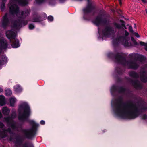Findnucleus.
I'll return each instance as SVG.
<instances>
[{
	"instance_id": "obj_1",
	"label": "nucleus",
	"mask_w": 147,
	"mask_h": 147,
	"mask_svg": "<svg viewBox=\"0 0 147 147\" xmlns=\"http://www.w3.org/2000/svg\"><path fill=\"white\" fill-rule=\"evenodd\" d=\"M112 106L115 114L123 119H132L137 117L140 111H147V105L143 106L140 110L131 102L124 103L121 99L112 100Z\"/></svg>"
},
{
	"instance_id": "obj_2",
	"label": "nucleus",
	"mask_w": 147,
	"mask_h": 147,
	"mask_svg": "<svg viewBox=\"0 0 147 147\" xmlns=\"http://www.w3.org/2000/svg\"><path fill=\"white\" fill-rule=\"evenodd\" d=\"M28 3L26 0H10L8 4V7L10 9V12L12 15L16 17L18 21L14 22L13 28L15 29H18L22 26L26 25L28 22L27 20L23 21L28 15L30 12V9H27L23 11H20L18 7L16 4H18L23 6L25 5Z\"/></svg>"
},
{
	"instance_id": "obj_3",
	"label": "nucleus",
	"mask_w": 147,
	"mask_h": 147,
	"mask_svg": "<svg viewBox=\"0 0 147 147\" xmlns=\"http://www.w3.org/2000/svg\"><path fill=\"white\" fill-rule=\"evenodd\" d=\"M19 120L24 121L26 120L30 113V108L28 104L25 102H23L19 106Z\"/></svg>"
},
{
	"instance_id": "obj_4",
	"label": "nucleus",
	"mask_w": 147,
	"mask_h": 147,
	"mask_svg": "<svg viewBox=\"0 0 147 147\" xmlns=\"http://www.w3.org/2000/svg\"><path fill=\"white\" fill-rule=\"evenodd\" d=\"M128 32L126 30L119 32L117 40L121 42L125 46H131V44L128 42V40L130 39L128 37Z\"/></svg>"
},
{
	"instance_id": "obj_5",
	"label": "nucleus",
	"mask_w": 147,
	"mask_h": 147,
	"mask_svg": "<svg viewBox=\"0 0 147 147\" xmlns=\"http://www.w3.org/2000/svg\"><path fill=\"white\" fill-rule=\"evenodd\" d=\"M16 33L11 30H8L6 32V36L8 39H10L11 42L12 43L11 45L14 48H18L20 45L19 41L16 38Z\"/></svg>"
},
{
	"instance_id": "obj_6",
	"label": "nucleus",
	"mask_w": 147,
	"mask_h": 147,
	"mask_svg": "<svg viewBox=\"0 0 147 147\" xmlns=\"http://www.w3.org/2000/svg\"><path fill=\"white\" fill-rule=\"evenodd\" d=\"M30 123L32 125V128L30 129L23 130L24 136L28 138H31L33 136L36 131V127L39 126L38 124H36L33 120L30 121Z\"/></svg>"
},
{
	"instance_id": "obj_7",
	"label": "nucleus",
	"mask_w": 147,
	"mask_h": 147,
	"mask_svg": "<svg viewBox=\"0 0 147 147\" xmlns=\"http://www.w3.org/2000/svg\"><path fill=\"white\" fill-rule=\"evenodd\" d=\"M98 32L100 35L99 38H102V40L105 38L109 37L113 35L114 33V30L109 26L106 27L103 30L101 31L100 29L98 28Z\"/></svg>"
},
{
	"instance_id": "obj_8",
	"label": "nucleus",
	"mask_w": 147,
	"mask_h": 147,
	"mask_svg": "<svg viewBox=\"0 0 147 147\" xmlns=\"http://www.w3.org/2000/svg\"><path fill=\"white\" fill-rule=\"evenodd\" d=\"M107 22V20L104 15L103 11L100 12L97 17L92 21L93 23L97 26L106 24Z\"/></svg>"
},
{
	"instance_id": "obj_9",
	"label": "nucleus",
	"mask_w": 147,
	"mask_h": 147,
	"mask_svg": "<svg viewBox=\"0 0 147 147\" xmlns=\"http://www.w3.org/2000/svg\"><path fill=\"white\" fill-rule=\"evenodd\" d=\"M11 18L10 15L6 13L3 16L0 26L3 27H5L7 26L11 21Z\"/></svg>"
},
{
	"instance_id": "obj_10",
	"label": "nucleus",
	"mask_w": 147,
	"mask_h": 147,
	"mask_svg": "<svg viewBox=\"0 0 147 147\" xmlns=\"http://www.w3.org/2000/svg\"><path fill=\"white\" fill-rule=\"evenodd\" d=\"M16 115L15 113H14L13 115L11 117L5 118V120L7 122L8 125L11 127L12 130H14L16 129V125L13 121V119L14 118Z\"/></svg>"
},
{
	"instance_id": "obj_11",
	"label": "nucleus",
	"mask_w": 147,
	"mask_h": 147,
	"mask_svg": "<svg viewBox=\"0 0 147 147\" xmlns=\"http://www.w3.org/2000/svg\"><path fill=\"white\" fill-rule=\"evenodd\" d=\"M88 4L86 7L83 9L84 14V18L85 19V15L90 12L93 9L94 7L92 5V3L89 0H88Z\"/></svg>"
},
{
	"instance_id": "obj_12",
	"label": "nucleus",
	"mask_w": 147,
	"mask_h": 147,
	"mask_svg": "<svg viewBox=\"0 0 147 147\" xmlns=\"http://www.w3.org/2000/svg\"><path fill=\"white\" fill-rule=\"evenodd\" d=\"M122 54L119 53L118 55L116 56V61L118 63H121L125 65L126 61L125 59L121 55Z\"/></svg>"
},
{
	"instance_id": "obj_13",
	"label": "nucleus",
	"mask_w": 147,
	"mask_h": 147,
	"mask_svg": "<svg viewBox=\"0 0 147 147\" xmlns=\"http://www.w3.org/2000/svg\"><path fill=\"white\" fill-rule=\"evenodd\" d=\"M141 81L144 82H146L147 81V74L146 72H142L140 77Z\"/></svg>"
},
{
	"instance_id": "obj_14",
	"label": "nucleus",
	"mask_w": 147,
	"mask_h": 147,
	"mask_svg": "<svg viewBox=\"0 0 147 147\" xmlns=\"http://www.w3.org/2000/svg\"><path fill=\"white\" fill-rule=\"evenodd\" d=\"M10 106H14L16 101V99L14 97H12L9 99Z\"/></svg>"
},
{
	"instance_id": "obj_15",
	"label": "nucleus",
	"mask_w": 147,
	"mask_h": 147,
	"mask_svg": "<svg viewBox=\"0 0 147 147\" xmlns=\"http://www.w3.org/2000/svg\"><path fill=\"white\" fill-rule=\"evenodd\" d=\"M11 134V130L10 128L8 129L7 130H4L2 133L1 137L3 138H5L7 135V133Z\"/></svg>"
},
{
	"instance_id": "obj_16",
	"label": "nucleus",
	"mask_w": 147,
	"mask_h": 147,
	"mask_svg": "<svg viewBox=\"0 0 147 147\" xmlns=\"http://www.w3.org/2000/svg\"><path fill=\"white\" fill-rule=\"evenodd\" d=\"M14 91L17 93L20 92L22 90L20 86L19 85L15 86L14 87Z\"/></svg>"
},
{
	"instance_id": "obj_17",
	"label": "nucleus",
	"mask_w": 147,
	"mask_h": 147,
	"mask_svg": "<svg viewBox=\"0 0 147 147\" xmlns=\"http://www.w3.org/2000/svg\"><path fill=\"white\" fill-rule=\"evenodd\" d=\"M2 113L5 115H8L10 112V110L7 107H4L2 109Z\"/></svg>"
},
{
	"instance_id": "obj_18",
	"label": "nucleus",
	"mask_w": 147,
	"mask_h": 147,
	"mask_svg": "<svg viewBox=\"0 0 147 147\" xmlns=\"http://www.w3.org/2000/svg\"><path fill=\"white\" fill-rule=\"evenodd\" d=\"M5 104V97L3 96H0V105H3Z\"/></svg>"
},
{
	"instance_id": "obj_19",
	"label": "nucleus",
	"mask_w": 147,
	"mask_h": 147,
	"mask_svg": "<svg viewBox=\"0 0 147 147\" xmlns=\"http://www.w3.org/2000/svg\"><path fill=\"white\" fill-rule=\"evenodd\" d=\"M138 66L136 62H134L131 63V64L130 68L135 69L137 68Z\"/></svg>"
},
{
	"instance_id": "obj_20",
	"label": "nucleus",
	"mask_w": 147,
	"mask_h": 147,
	"mask_svg": "<svg viewBox=\"0 0 147 147\" xmlns=\"http://www.w3.org/2000/svg\"><path fill=\"white\" fill-rule=\"evenodd\" d=\"M6 0H2V2L1 5V11H3L5 8V3L6 1Z\"/></svg>"
},
{
	"instance_id": "obj_21",
	"label": "nucleus",
	"mask_w": 147,
	"mask_h": 147,
	"mask_svg": "<svg viewBox=\"0 0 147 147\" xmlns=\"http://www.w3.org/2000/svg\"><path fill=\"white\" fill-rule=\"evenodd\" d=\"M12 93L11 91L9 89H7L5 90V94L7 96H10L12 94Z\"/></svg>"
},
{
	"instance_id": "obj_22",
	"label": "nucleus",
	"mask_w": 147,
	"mask_h": 147,
	"mask_svg": "<svg viewBox=\"0 0 147 147\" xmlns=\"http://www.w3.org/2000/svg\"><path fill=\"white\" fill-rule=\"evenodd\" d=\"M116 90V87L115 86H113L111 89V93H112L113 92L115 91Z\"/></svg>"
},
{
	"instance_id": "obj_23",
	"label": "nucleus",
	"mask_w": 147,
	"mask_h": 147,
	"mask_svg": "<svg viewBox=\"0 0 147 147\" xmlns=\"http://www.w3.org/2000/svg\"><path fill=\"white\" fill-rule=\"evenodd\" d=\"M48 20L49 21H52L53 20V18L52 16H49L48 17Z\"/></svg>"
},
{
	"instance_id": "obj_24",
	"label": "nucleus",
	"mask_w": 147,
	"mask_h": 147,
	"mask_svg": "<svg viewBox=\"0 0 147 147\" xmlns=\"http://www.w3.org/2000/svg\"><path fill=\"white\" fill-rule=\"evenodd\" d=\"M114 25L115 27L118 29H120L121 28V26L120 25L117 24V23H115Z\"/></svg>"
},
{
	"instance_id": "obj_25",
	"label": "nucleus",
	"mask_w": 147,
	"mask_h": 147,
	"mask_svg": "<svg viewBox=\"0 0 147 147\" xmlns=\"http://www.w3.org/2000/svg\"><path fill=\"white\" fill-rule=\"evenodd\" d=\"M45 0H36V2L40 4L43 2Z\"/></svg>"
},
{
	"instance_id": "obj_26",
	"label": "nucleus",
	"mask_w": 147,
	"mask_h": 147,
	"mask_svg": "<svg viewBox=\"0 0 147 147\" xmlns=\"http://www.w3.org/2000/svg\"><path fill=\"white\" fill-rule=\"evenodd\" d=\"M29 28L30 29H32L34 28V26L32 24H30L29 26Z\"/></svg>"
},
{
	"instance_id": "obj_27",
	"label": "nucleus",
	"mask_w": 147,
	"mask_h": 147,
	"mask_svg": "<svg viewBox=\"0 0 147 147\" xmlns=\"http://www.w3.org/2000/svg\"><path fill=\"white\" fill-rule=\"evenodd\" d=\"M130 75L131 76L134 77H136V74L134 72H132L130 74Z\"/></svg>"
},
{
	"instance_id": "obj_28",
	"label": "nucleus",
	"mask_w": 147,
	"mask_h": 147,
	"mask_svg": "<svg viewBox=\"0 0 147 147\" xmlns=\"http://www.w3.org/2000/svg\"><path fill=\"white\" fill-rule=\"evenodd\" d=\"M32 21L33 22H39L40 21L39 18H36L32 20Z\"/></svg>"
},
{
	"instance_id": "obj_29",
	"label": "nucleus",
	"mask_w": 147,
	"mask_h": 147,
	"mask_svg": "<svg viewBox=\"0 0 147 147\" xmlns=\"http://www.w3.org/2000/svg\"><path fill=\"white\" fill-rule=\"evenodd\" d=\"M140 44L142 46H144L145 47L146 43H144V42H140Z\"/></svg>"
},
{
	"instance_id": "obj_30",
	"label": "nucleus",
	"mask_w": 147,
	"mask_h": 147,
	"mask_svg": "<svg viewBox=\"0 0 147 147\" xmlns=\"http://www.w3.org/2000/svg\"><path fill=\"white\" fill-rule=\"evenodd\" d=\"M129 31L131 32H133V29H132V27L131 26H129Z\"/></svg>"
},
{
	"instance_id": "obj_31",
	"label": "nucleus",
	"mask_w": 147,
	"mask_h": 147,
	"mask_svg": "<svg viewBox=\"0 0 147 147\" xmlns=\"http://www.w3.org/2000/svg\"><path fill=\"white\" fill-rule=\"evenodd\" d=\"M147 117V115H144L142 116V118L143 119H146Z\"/></svg>"
},
{
	"instance_id": "obj_32",
	"label": "nucleus",
	"mask_w": 147,
	"mask_h": 147,
	"mask_svg": "<svg viewBox=\"0 0 147 147\" xmlns=\"http://www.w3.org/2000/svg\"><path fill=\"white\" fill-rule=\"evenodd\" d=\"M40 123L41 124L44 125L45 123V121L43 120H41L40 122Z\"/></svg>"
},
{
	"instance_id": "obj_33",
	"label": "nucleus",
	"mask_w": 147,
	"mask_h": 147,
	"mask_svg": "<svg viewBox=\"0 0 147 147\" xmlns=\"http://www.w3.org/2000/svg\"><path fill=\"white\" fill-rule=\"evenodd\" d=\"M134 35L135 36H136L137 37L139 38L140 37L138 33H135L134 34Z\"/></svg>"
},
{
	"instance_id": "obj_34",
	"label": "nucleus",
	"mask_w": 147,
	"mask_h": 147,
	"mask_svg": "<svg viewBox=\"0 0 147 147\" xmlns=\"http://www.w3.org/2000/svg\"><path fill=\"white\" fill-rule=\"evenodd\" d=\"M3 124L0 122V128H2L3 127Z\"/></svg>"
},
{
	"instance_id": "obj_35",
	"label": "nucleus",
	"mask_w": 147,
	"mask_h": 147,
	"mask_svg": "<svg viewBox=\"0 0 147 147\" xmlns=\"http://www.w3.org/2000/svg\"><path fill=\"white\" fill-rule=\"evenodd\" d=\"M143 3H147V2L146 0H141Z\"/></svg>"
},
{
	"instance_id": "obj_36",
	"label": "nucleus",
	"mask_w": 147,
	"mask_h": 147,
	"mask_svg": "<svg viewBox=\"0 0 147 147\" xmlns=\"http://www.w3.org/2000/svg\"><path fill=\"white\" fill-rule=\"evenodd\" d=\"M131 40L133 41V42H134V43L135 42V41L133 37H131Z\"/></svg>"
},
{
	"instance_id": "obj_37",
	"label": "nucleus",
	"mask_w": 147,
	"mask_h": 147,
	"mask_svg": "<svg viewBox=\"0 0 147 147\" xmlns=\"http://www.w3.org/2000/svg\"><path fill=\"white\" fill-rule=\"evenodd\" d=\"M3 91V89L1 88H0V93L2 92Z\"/></svg>"
},
{
	"instance_id": "obj_38",
	"label": "nucleus",
	"mask_w": 147,
	"mask_h": 147,
	"mask_svg": "<svg viewBox=\"0 0 147 147\" xmlns=\"http://www.w3.org/2000/svg\"><path fill=\"white\" fill-rule=\"evenodd\" d=\"M145 49L147 51V43H146V44L145 48Z\"/></svg>"
},
{
	"instance_id": "obj_39",
	"label": "nucleus",
	"mask_w": 147,
	"mask_h": 147,
	"mask_svg": "<svg viewBox=\"0 0 147 147\" xmlns=\"http://www.w3.org/2000/svg\"><path fill=\"white\" fill-rule=\"evenodd\" d=\"M119 2L120 4L121 5L122 4V2H121V0H119Z\"/></svg>"
},
{
	"instance_id": "obj_40",
	"label": "nucleus",
	"mask_w": 147,
	"mask_h": 147,
	"mask_svg": "<svg viewBox=\"0 0 147 147\" xmlns=\"http://www.w3.org/2000/svg\"><path fill=\"white\" fill-rule=\"evenodd\" d=\"M140 57H141L143 59H144V57L143 56H140Z\"/></svg>"
},
{
	"instance_id": "obj_41",
	"label": "nucleus",
	"mask_w": 147,
	"mask_h": 147,
	"mask_svg": "<svg viewBox=\"0 0 147 147\" xmlns=\"http://www.w3.org/2000/svg\"><path fill=\"white\" fill-rule=\"evenodd\" d=\"M122 25L123 26H124V27L125 28V29H126V27L123 24H122Z\"/></svg>"
},
{
	"instance_id": "obj_42",
	"label": "nucleus",
	"mask_w": 147,
	"mask_h": 147,
	"mask_svg": "<svg viewBox=\"0 0 147 147\" xmlns=\"http://www.w3.org/2000/svg\"><path fill=\"white\" fill-rule=\"evenodd\" d=\"M134 27H135V28H136V24H134Z\"/></svg>"
}]
</instances>
